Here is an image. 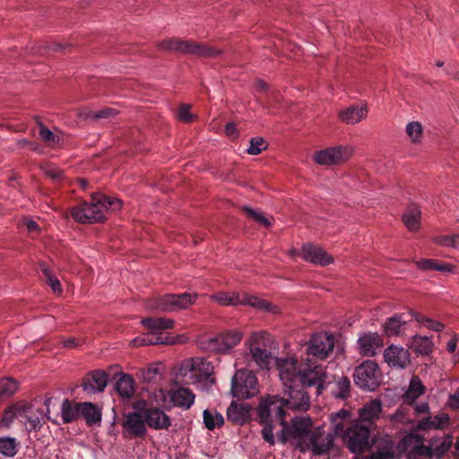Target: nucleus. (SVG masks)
Instances as JSON below:
<instances>
[{"instance_id":"1","label":"nucleus","mask_w":459,"mask_h":459,"mask_svg":"<svg viewBox=\"0 0 459 459\" xmlns=\"http://www.w3.org/2000/svg\"><path fill=\"white\" fill-rule=\"evenodd\" d=\"M276 367L288 397L263 396L257 407V416L261 423L275 422L281 426L285 420L286 409L306 411L308 408L309 396L304 388L316 386V394L322 393L326 373L321 365L307 358L299 360L295 357L280 358Z\"/></svg>"},{"instance_id":"2","label":"nucleus","mask_w":459,"mask_h":459,"mask_svg":"<svg viewBox=\"0 0 459 459\" xmlns=\"http://www.w3.org/2000/svg\"><path fill=\"white\" fill-rule=\"evenodd\" d=\"M122 207L120 199L93 194L91 203H84L73 209L72 216L81 223L100 222L106 219L109 212L119 211Z\"/></svg>"},{"instance_id":"3","label":"nucleus","mask_w":459,"mask_h":459,"mask_svg":"<svg viewBox=\"0 0 459 459\" xmlns=\"http://www.w3.org/2000/svg\"><path fill=\"white\" fill-rule=\"evenodd\" d=\"M214 366L205 358L194 357L182 360L177 367L175 380L178 384H215Z\"/></svg>"},{"instance_id":"4","label":"nucleus","mask_w":459,"mask_h":459,"mask_svg":"<svg viewBox=\"0 0 459 459\" xmlns=\"http://www.w3.org/2000/svg\"><path fill=\"white\" fill-rule=\"evenodd\" d=\"M449 437H436L425 446L423 438L416 434H408L400 441V447L407 450V459H421V457H442L451 447Z\"/></svg>"},{"instance_id":"5","label":"nucleus","mask_w":459,"mask_h":459,"mask_svg":"<svg viewBox=\"0 0 459 459\" xmlns=\"http://www.w3.org/2000/svg\"><path fill=\"white\" fill-rule=\"evenodd\" d=\"M281 426L280 437L282 442H290L301 452L308 451L309 440L314 432L309 417H294L290 424L284 420Z\"/></svg>"},{"instance_id":"6","label":"nucleus","mask_w":459,"mask_h":459,"mask_svg":"<svg viewBox=\"0 0 459 459\" xmlns=\"http://www.w3.org/2000/svg\"><path fill=\"white\" fill-rule=\"evenodd\" d=\"M211 299L221 306H249L258 311L277 314L280 307L257 296L238 292H219L211 296Z\"/></svg>"},{"instance_id":"7","label":"nucleus","mask_w":459,"mask_h":459,"mask_svg":"<svg viewBox=\"0 0 459 459\" xmlns=\"http://www.w3.org/2000/svg\"><path fill=\"white\" fill-rule=\"evenodd\" d=\"M340 436L353 454H362L370 449L374 444L370 429L358 420H354Z\"/></svg>"},{"instance_id":"8","label":"nucleus","mask_w":459,"mask_h":459,"mask_svg":"<svg viewBox=\"0 0 459 459\" xmlns=\"http://www.w3.org/2000/svg\"><path fill=\"white\" fill-rule=\"evenodd\" d=\"M51 403L52 398L45 399L43 405L38 400L31 403H21L19 421L29 432L39 431L44 424L45 417H48Z\"/></svg>"},{"instance_id":"9","label":"nucleus","mask_w":459,"mask_h":459,"mask_svg":"<svg viewBox=\"0 0 459 459\" xmlns=\"http://www.w3.org/2000/svg\"><path fill=\"white\" fill-rule=\"evenodd\" d=\"M355 149L350 144H340L316 151L313 160L320 166H337L347 162L354 154Z\"/></svg>"},{"instance_id":"10","label":"nucleus","mask_w":459,"mask_h":459,"mask_svg":"<svg viewBox=\"0 0 459 459\" xmlns=\"http://www.w3.org/2000/svg\"><path fill=\"white\" fill-rule=\"evenodd\" d=\"M231 392L238 399H249L259 392L257 378L252 371L237 370L231 379Z\"/></svg>"},{"instance_id":"11","label":"nucleus","mask_w":459,"mask_h":459,"mask_svg":"<svg viewBox=\"0 0 459 459\" xmlns=\"http://www.w3.org/2000/svg\"><path fill=\"white\" fill-rule=\"evenodd\" d=\"M353 377L360 389L374 391L381 384L382 374L375 361L366 360L356 368Z\"/></svg>"},{"instance_id":"12","label":"nucleus","mask_w":459,"mask_h":459,"mask_svg":"<svg viewBox=\"0 0 459 459\" xmlns=\"http://www.w3.org/2000/svg\"><path fill=\"white\" fill-rule=\"evenodd\" d=\"M197 298L198 294L195 292L166 294L157 299L154 304L150 305V307L163 312H175L187 309L195 303Z\"/></svg>"},{"instance_id":"13","label":"nucleus","mask_w":459,"mask_h":459,"mask_svg":"<svg viewBox=\"0 0 459 459\" xmlns=\"http://www.w3.org/2000/svg\"><path fill=\"white\" fill-rule=\"evenodd\" d=\"M157 402H160L163 407H179L184 410L189 409L195 403V395L186 387H179L174 391L166 393L160 389L154 393Z\"/></svg>"},{"instance_id":"14","label":"nucleus","mask_w":459,"mask_h":459,"mask_svg":"<svg viewBox=\"0 0 459 459\" xmlns=\"http://www.w3.org/2000/svg\"><path fill=\"white\" fill-rule=\"evenodd\" d=\"M334 338L332 333L319 332L312 334L306 342V354L324 359L333 351Z\"/></svg>"},{"instance_id":"15","label":"nucleus","mask_w":459,"mask_h":459,"mask_svg":"<svg viewBox=\"0 0 459 459\" xmlns=\"http://www.w3.org/2000/svg\"><path fill=\"white\" fill-rule=\"evenodd\" d=\"M373 446L375 450L368 459H395L399 458L403 453L407 454V450L400 447V443L397 446L394 445L389 435L375 436Z\"/></svg>"},{"instance_id":"16","label":"nucleus","mask_w":459,"mask_h":459,"mask_svg":"<svg viewBox=\"0 0 459 459\" xmlns=\"http://www.w3.org/2000/svg\"><path fill=\"white\" fill-rule=\"evenodd\" d=\"M385 362L393 368L404 369L411 363V353L408 349L398 345H389L383 353Z\"/></svg>"},{"instance_id":"17","label":"nucleus","mask_w":459,"mask_h":459,"mask_svg":"<svg viewBox=\"0 0 459 459\" xmlns=\"http://www.w3.org/2000/svg\"><path fill=\"white\" fill-rule=\"evenodd\" d=\"M243 333L239 330H230L210 339V348L219 353H226L237 346L242 340Z\"/></svg>"},{"instance_id":"18","label":"nucleus","mask_w":459,"mask_h":459,"mask_svg":"<svg viewBox=\"0 0 459 459\" xmlns=\"http://www.w3.org/2000/svg\"><path fill=\"white\" fill-rule=\"evenodd\" d=\"M142 324L149 330V333L137 336L133 340H143L147 336L165 337L161 331L171 329L174 326V320L165 317H151L142 320Z\"/></svg>"},{"instance_id":"19","label":"nucleus","mask_w":459,"mask_h":459,"mask_svg":"<svg viewBox=\"0 0 459 459\" xmlns=\"http://www.w3.org/2000/svg\"><path fill=\"white\" fill-rule=\"evenodd\" d=\"M358 350L363 356H375L378 350L384 346L382 338L377 333H363L359 335L358 342Z\"/></svg>"},{"instance_id":"20","label":"nucleus","mask_w":459,"mask_h":459,"mask_svg":"<svg viewBox=\"0 0 459 459\" xmlns=\"http://www.w3.org/2000/svg\"><path fill=\"white\" fill-rule=\"evenodd\" d=\"M333 435L325 432L322 428H316L309 440L308 450L315 455H322L328 451L333 445Z\"/></svg>"},{"instance_id":"21","label":"nucleus","mask_w":459,"mask_h":459,"mask_svg":"<svg viewBox=\"0 0 459 459\" xmlns=\"http://www.w3.org/2000/svg\"><path fill=\"white\" fill-rule=\"evenodd\" d=\"M301 257L311 264L328 265L333 262V256L318 246L306 245L302 247Z\"/></svg>"},{"instance_id":"22","label":"nucleus","mask_w":459,"mask_h":459,"mask_svg":"<svg viewBox=\"0 0 459 459\" xmlns=\"http://www.w3.org/2000/svg\"><path fill=\"white\" fill-rule=\"evenodd\" d=\"M368 109L365 104L351 105L338 112V118L347 125H357L368 117Z\"/></svg>"},{"instance_id":"23","label":"nucleus","mask_w":459,"mask_h":459,"mask_svg":"<svg viewBox=\"0 0 459 459\" xmlns=\"http://www.w3.org/2000/svg\"><path fill=\"white\" fill-rule=\"evenodd\" d=\"M188 341V337L186 334H178V335H170L166 334L165 337H156V336H147L143 340H132L130 345L132 347H140L144 345H154V344H180L186 343Z\"/></svg>"},{"instance_id":"24","label":"nucleus","mask_w":459,"mask_h":459,"mask_svg":"<svg viewBox=\"0 0 459 459\" xmlns=\"http://www.w3.org/2000/svg\"><path fill=\"white\" fill-rule=\"evenodd\" d=\"M382 412V403L380 400H372L363 405L359 410V419L360 423H374L377 421Z\"/></svg>"},{"instance_id":"25","label":"nucleus","mask_w":459,"mask_h":459,"mask_svg":"<svg viewBox=\"0 0 459 459\" xmlns=\"http://www.w3.org/2000/svg\"><path fill=\"white\" fill-rule=\"evenodd\" d=\"M107 383L108 376L104 371H93L84 379L82 386L85 392L95 394L102 392Z\"/></svg>"},{"instance_id":"26","label":"nucleus","mask_w":459,"mask_h":459,"mask_svg":"<svg viewBox=\"0 0 459 459\" xmlns=\"http://www.w3.org/2000/svg\"><path fill=\"white\" fill-rule=\"evenodd\" d=\"M144 420L154 429H166L171 424L170 418L160 409H148L144 413Z\"/></svg>"},{"instance_id":"27","label":"nucleus","mask_w":459,"mask_h":459,"mask_svg":"<svg viewBox=\"0 0 459 459\" xmlns=\"http://www.w3.org/2000/svg\"><path fill=\"white\" fill-rule=\"evenodd\" d=\"M410 316L409 313L396 314L389 317L384 325L383 331L386 336L400 335L406 329L409 320L406 316Z\"/></svg>"},{"instance_id":"28","label":"nucleus","mask_w":459,"mask_h":459,"mask_svg":"<svg viewBox=\"0 0 459 459\" xmlns=\"http://www.w3.org/2000/svg\"><path fill=\"white\" fill-rule=\"evenodd\" d=\"M417 269L424 272L438 271L444 273H454L455 266L437 259H421L414 262Z\"/></svg>"},{"instance_id":"29","label":"nucleus","mask_w":459,"mask_h":459,"mask_svg":"<svg viewBox=\"0 0 459 459\" xmlns=\"http://www.w3.org/2000/svg\"><path fill=\"white\" fill-rule=\"evenodd\" d=\"M450 418L446 412H438L434 416L422 419L418 423L420 429H443L449 425Z\"/></svg>"},{"instance_id":"30","label":"nucleus","mask_w":459,"mask_h":459,"mask_svg":"<svg viewBox=\"0 0 459 459\" xmlns=\"http://www.w3.org/2000/svg\"><path fill=\"white\" fill-rule=\"evenodd\" d=\"M221 53V50L216 49L211 46L204 43H197L192 40L186 41V48L184 54L195 55L200 57L216 56Z\"/></svg>"},{"instance_id":"31","label":"nucleus","mask_w":459,"mask_h":459,"mask_svg":"<svg viewBox=\"0 0 459 459\" xmlns=\"http://www.w3.org/2000/svg\"><path fill=\"white\" fill-rule=\"evenodd\" d=\"M425 386L419 377H412L405 393L403 394L404 403L412 404L419 397L424 394Z\"/></svg>"},{"instance_id":"32","label":"nucleus","mask_w":459,"mask_h":459,"mask_svg":"<svg viewBox=\"0 0 459 459\" xmlns=\"http://www.w3.org/2000/svg\"><path fill=\"white\" fill-rule=\"evenodd\" d=\"M123 426L134 436L142 437L146 432L144 420L138 412L128 413Z\"/></svg>"},{"instance_id":"33","label":"nucleus","mask_w":459,"mask_h":459,"mask_svg":"<svg viewBox=\"0 0 459 459\" xmlns=\"http://www.w3.org/2000/svg\"><path fill=\"white\" fill-rule=\"evenodd\" d=\"M421 211L417 206L409 207L403 215V221L411 232H417L421 224Z\"/></svg>"},{"instance_id":"34","label":"nucleus","mask_w":459,"mask_h":459,"mask_svg":"<svg viewBox=\"0 0 459 459\" xmlns=\"http://www.w3.org/2000/svg\"><path fill=\"white\" fill-rule=\"evenodd\" d=\"M227 417L234 423L243 424L250 417V408L232 402L228 408Z\"/></svg>"},{"instance_id":"35","label":"nucleus","mask_w":459,"mask_h":459,"mask_svg":"<svg viewBox=\"0 0 459 459\" xmlns=\"http://www.w3.org/2000/svg\"><path fill=\"white\" fill-rule=\"evenodd\" d=\"M79 411L89 425L101 421V410L91 403H80Z\"/></svg>"},{"instance_id":"36","label":"nucleus","mask_w":459,"mask_h":459,"mask_svg":"<svg viewBox=\"0 0 459 459\" xmlns=\"http://www.w3.org/2000/svg\"><path fill=\"white\" fill-rule=\"evenodd\" d=\"M116 388L122 397L130 398L135 391L134 380L130 375L122 374L117 382Z\"/></svg>"},{"instance_id":"37","label":"nucleus","mask_w":459,"mask_h":459,"mask_svg":"<svg viewBox=\"0 0 459 459\" xmlns=\"http://www.w3.org/2000/svg\"><path fill=\"white\" fill-rule=\"evenodd\" d=\"M432 341L427 336L415 335L411 339L410 347L416 353L426 355L432 351Z\"/></svg>"},{"instance_id":"38","label":"nucleus","mask_w":459,"mask_h":459,"mask_svg":"<svg viewBox=\"0 0 459 459\" xmlns=\"http://www.w3.org/2000/svg\"><path fill=\"white\" fill-rule=\"evenodd\" d=\"M20 442L13 437H0V454L5 457H13L19 450Z\"/></svg>"},{"instance_id":"39","label":"nucleus","mask_w":459,"mask_h":459,"mask_svg":"<svg viewBox=\"0 0 459 459\" xmlns=\"http://www.w3.org/2000/svg\"><path fill=\"white\" fill-rule=\"evenodd\" d=\"M204 424L209 430L220 428L224 423L223 416L215 410H204L203 411Z\"/></svg>"},{"instance_id":"40","label":"nucleus","mask_w":459,"mask_h":459,"mask_svg":"<svg viewBox=\"0 0 459 459\" xmlns=\"http://www.w3.org/2000/svg\"><path fill=\"white\" fill-rule=\"evenodd\" d=\"M78 417H80L79 403L74 406L68 399H65L61 405V418L63 422H72Z\"/></svg>"},{"instance_id":"41","label":"nucleus","mask_w":459,"mask_h":459,"mask_svg":"<svg viewBox=\"0 0 459 459\" xmlns=\"http://www.w3.org/2000/svg\"><path fill=\"white\" fill-rule=\"evenodd\" d=\"M405 133L411 143H420L423 139V126L419 121H411L405 126Z\"/></svg>"},{"instance_id":"42","label":"nucleus","mask_w":459,"mask_h":459,"mask_svg":"<svg viewBox=\"0 0 459 459\" xmlns=\"http://www.w3.org/2000/svg\"><path fill=\"white\" fill-rule=\"evenodd\" d=\"M186 41L180 39L172 38L161 40L158 43V47L165 51L185 53Z\"/></svg>"},{"instance_id":"43","label":"nucleus","mask_w":459,"mask_h":459,"mask_svg":"<svg viewBox=\"0 0 459 459\" xmlns=\"http://www.w3.org/2000/svg\"><path fill=\"white\" fill-rule=\"evenodd\" d=\"M350 411L345 409H342L331 415L333 432L335 436L342 435V433L344 431L343 421L350 418Z\"/></svg>"},{"instance_id":"44","label":"nucleus","mask_w":459,"mask_h":459,"mask_svg":"<svg viewBox=\"0 0 459 459\" xmlns=\"http://www.w3.org/2000/svg\"><path fill=\"white\" fill-rule=\"evenodd\" d=\"M40 269L46 278L47 283L51 287L52 290L61 295L63 289L59 280L51 273L50 269L46 264H40Z\"/></svg>"},{"instance_id":"45","label":"nucleus","mask_w":459,"mask_h":459,"mask_svg":"<svg viewBox=\"0 0 459 459\" xmlns=\"http://www.w3.org/2000/svg\"><path fill=\"white\" fill-rule=\"evenodd\" d=\"M268 146V142L263 137H253L249 141V146L247 149V152L250 155H258L263 151L266 150Z\"/></svg>"},{"instance_id":"46","label":"nucleus","mask_w":459,"mask_h":459,"mask_svg":"<svg viewBox=\"0 0 459 459\" xmlns=\"http://www.w3.org/2000/svg\"><path fill=\"white\" fill-rule=\"evenodd\" d=\"M249 351L252 358L260 368H264L268 366L271 358L265 350L260 347H250Z\"/></svg>"},{"instance_id":"47","label":"nucleus","mask_w":459,"mask_h":459,"mask_svg":"<svg viewBox=\"0 0 459 459\" xmlns=\"http://www.w3.org/2000/svg\"><path fill=\"white\" fill-rule=\"evenodd\" d=\"M243 211L250 219H252L255 222L264 227H269L272 225V222L273 221V217H267L263 212L255 211L249 207H244Z\"/></svg>"},{"instance_id":"48","label":"nucleus","mask_w":459,"mask_h":459,"mask_svg":"<svg viewBox=\"0 0 459 459\" xmlns=\"http://www.w3.org/2000/svg\"><path fill=\"white\" fill-rule=\"evenodd\" d=\"M160 371V364L153 363L143 368L140 373V377L143 382L150 383L156 380Z\"/></svg>"},{"instance_id":"49","label":"nucleus","mask_w":459,"mask_h":459,"mask_svg":"<svg viewBox=\"0 0 459 459\" xmlns=\"http://www.w3.org/2000/svg\"><path fill=\"white\" fill-rule=\"evenodd\" d=\"M18 390V383L12 378H3L0 380V396H11Z\"/></svg>"},{"instance_id":"50","label":"nucleus","mask_w":459,"mask_h":459,"mask_svg":"<svg viewBox=\"0 0 459 459\" xmlns=\"http://www.w3.org/2000/svg\"><path fill=\"white\" fill-rule=\"evenodd\" d=\"M21 413V403H15L9 407L4 413L2 418V423L5 427H9L10 424L17 419L19 420V414Z\"/></svg>"},{"instance_id":"51","label":"nucleus","mask_w":459,"mask_h":459,"mask_svg":"<svg viewBox=\"0 0 459 459\" xmlns=\"http://www.w3.org/2000/svg\"><path fill=\"white\" fill-rule=\"evenodd\" d=\"M437 245L446 247H456L459 245V235H440L433 238Z\"/></svg>"},{"instance_id":"52","label":"nucleus","mask_w":459,"mask_h":459,"mask_svg":"<svg viewBox=\"0 0 459 459\" xmlns=\"http://www.w3.org/2000/svg\"><path fill=\"white\" fill-rule=\"evenodd\" d=\"M389 420L400 425H409L412 422L411 416L407 410L403 408H399L394 414L390 415Z\"/></svg>"},{"instance_id":"53","label":"nucleus","mask_w":459,"mask_h":459,"mask_svg":"<svg viewBox=\"0 0 459 459\" xmlns=\"http://www.w3.org/2000/svg\"><path fill=\"white\" fill-rule=\"evenodd\" d=\"M409 315L411 318L419 322L420 324L427 326L429 329H432L434 331H441L443 329V325L438 322H434L431 319L424 318L420 314L411 310L409 311Z\"/></svg>"},{"instance_id":"54","label":"nucleus","mask_w":459,"mask_h":459,"mask_svg":"<svg viewBox=\"0 0 459 459\" xmlns=\"http://www.w3.org/2000/svg\"><path fill=\"white\" fill-rule=\"evenodd\" d=\"M336 391L334 395L339 398H346L351 389V382L348 377H342L335 384Z\"/></svg>"},{"instance_id":"55","label":"nucleus","mask_w":459,"mask_h":459,"mask_svg":"<svg viewBox=\"0 0 459 459\" xmlns=\"http://www.w3.org/2000/svg\"><path fill=\"white\" fill-rule=\"evenodd\" d=\"M268 338V333L264 331L254 332L248 341L247 344L250 347H257L256 345L264 343Z\"/></svg>"},{"instance_id":"56","label":"nucleus","mask_w":459,"mask_h":459,"mask_svg":"<svg viewBox=\"0 0 459 459\" xmlns=\"http://www.w3.org/2000/svg\"><path fill=\"white\" fill-rule=\"evenodd\" d=\"M190 108H191L190 105H187V104L180 105L178 108V114H177L178 118L180 121H183L186 123L192 122L195 118V116L193 114H191Z\"/></svg>"},{"instance_id":"57","label":"nucleus","mask_w":459,"mask_h":459,"mask_svg":"<svg viewBox=\"0 0 459 459\" xmlns=\"http://www.w3.org/2000/svg\"><path fill=\"white\" fill-rule=\"evenodd\" d=\"M262 424L264 425V427L262 430V435H263L264 439L270 445H273L274 444L273 429L275 428L276 425H279V423L268 422V423H262Z\"/></svg>"},{"instance_id":"58","label":"nucleus","mask_w":459,"mask_h":459,"mask_svg":"<svg viewBox=\"0 0 459 459\" xmlns=\"http://www.w3.org/2000/svg\"><path fill=\"white\" fill-rule=\"evenodd\" d=\"M39 134L44 141L50 144H55L58 142V138L54 134V133L43 125H40Z\"/></svg>"},{"instance_id":"59","label":"nucleus","mask_w":459,"mask_h":459,"mask_svg":"<svg viewBox=\"0 0 459 459\" xmlns=\"http://www.w3.org/2000/svg\"><path fill=\"white\" fill-rule=\"evenodd\" d=\"M44 172L47 176L50 177L51 178L56 180L62 178L63 171L53 165H47L44 167Z\"/></svg>"},{"instance_id":"60","label":"nucleus","mask_w":459,"mask_h":459,"mask_svg":"<svg viewBox=\"0 0 459 459\" xmlns=\"http://www.w3.org/2000/svg\"><path fill=\"white\" fill-rule=\"evenodd\" d=\"M115 113L111 108H105L100 111H97L93 114L94 118H106L114 116Z\"/></svg>"},{"instance_id":"61","label":"nucleus","mask_w":459,"mask_h":459,"mask_svg":"<svg viewBox=\"0 0 459 459\" xmlns=\"http://www.w3.org/2000/svg\"><path fill=\"white\" fill-rule=\"evenodd\" d=\"M225 132L229 137L236 138L238 136V129L234 123H229L225 127Z\"/></svg>"},{"instance_id":"62","label":"nucleus","mask_w":459,"mask_h":459,"mask_svg":"<svg viewBox=\"0 0 459 459\" xmlns=\"http://www.w3.org/2000/svg\"><path fill=\"white\" fill-rule=\"evenodd\" d=\"M26 227L30 232H38L39 229L37 222L31 220L26 221Z\"/></svg>"},{"instance_id":"63","label":"nucleus","mask_w":459,"mask_h":459,"mask_svg":"<svg viewBox=\"0 0 459 459\" xmlns=\"http://www.w3.org/2000/svg\"><path fill=\"white\" fill-rule=\"evenodd\" d=\"M449 404L454 408H459V391L450 396Z\"/></svg>"},{"instance_id":"64","label":"nucleus","mask_w":459,"mask_h":459,"mask_svg":"<svg viewBox=\"0 0 459 459\" xmlns=\"http://www.w3.org/2000/svg\"><path fill=\"white\" fill-rule=\"evenodd\" d=\"M456 346H457V340L456 338H452L449 340V342H447V345H446V350L450 352V353H453L456 350Z\"/></svg>"}]
</instances>
